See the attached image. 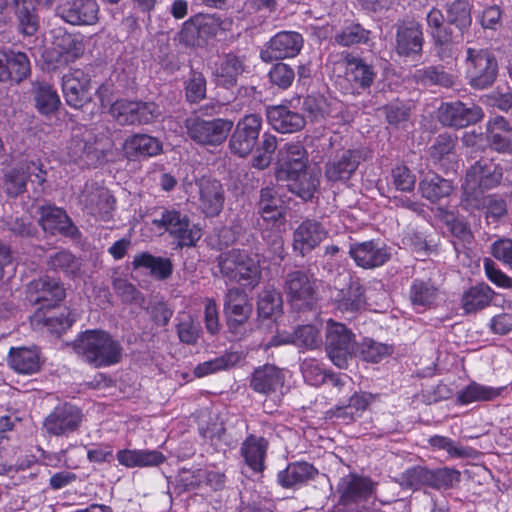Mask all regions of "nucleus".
<instances>
[{
	"instance_id": "3c124183",
	"label": "nucleus",
	"mask_w": 512,
	"mask_h": 512,
	"mask_svg": "<svg viewBox=\"0 0 512 512\" xmlns=\"http://www.w3.org/2000/svg\"><path fill=\"white\" fill-rule=\"evenodd\" d=\"M8 60V81L18 84L30 75V61L24 52L8 50Z\"/></svg>"
},
{
	"instance_id": "bb28decb",
	"label": "nucleus",
	"mask_w": 512,
	"mask_h": 512,
	"mask_svg": "<svg viewBox=\"0 0 512 512\" xmlns=\"http://www.w3.org/2000/svg\"><path fill=\"white\" fill-rule=\"evenodd\" d=\"M123 150L128 159L138 160L155 157L161 154L163 144L156 137L144 133H137L125 140Z\"/></svg>"
},
{
	"instance_id": "13d9d810",
	"label": "nucleus",
	"mask_w": 512,
	"mask_h": 512,
	"mask_svg": "<svg viewBox=\"0 0 512 512\" xmlns=\"http://www.w3.org/2000/svg\"><path fill=\"white\" fill-rule=\"evenodd\" d=\"M277 149L276 136L264 133L259 147L256 150V155L252 159V166L259 170L266 169L272 162V155Z\"/></svg>"
},
{
	"instance_id": "58836bf2",
	"label": "nucleus",
	"mask_w": 512,
	"mask_h": 512,
	"mask_svg": "<svg viewBox=\"0 0 512 512\" xmlns=\"http://www.w3.org/2000/svg\"><path fill=\"white\" fill-rule=\"evenodd\" d=\"M317 470L307 462L289 464L277 475L278 483L284 488H292L313 479Z\"/></svg>"
},
{
	"instance_id": "412c9836",
	"label": "nucleus",
	"mask_w": 512,
	"mask_h": 512,
	"mask_svg": "<svg viewBox=\"0 0 512 512\" xmlns=\"http://www.w3.org/2000/svg\"><path fill=\"white\" fill-rule=\"evenodd\" d=\"M10 7L17 32L25 37L36 35L41 27L37 0H11Z\"/></svg>"
},
{
	"instance_id": "7c9ffc66",
	"label": "nucleus",
	"mask_w": 512,
	"mask_h": 512,
	"mask_svg": "<svg viewBox=\"0 0 512 512\" xmlns=\"http://www.w3.org/2000/svg\"><path fill=\"white\" fill-rule=\"evenodd\" d=\"M487 140L493 150L499 153H511L512 121L502 116L491 119L487 129Z\"/></svg>"
},
{
	"instance_id": "e433bc0d",
	"label": "nucleus",
	"mask_w": 512,
	"mask_h": 512,
	"mask_svg": "<svg viewBox=\"0 0 512 512\" xmlns=\"http://www.w3.org/2000/svg\"><path fill=\"white\" fill-rule=\"evenodd\" d=\"M268 448V442L263 437L249 435L241 446V454L246 464L255 472L264 469V459Z\"/></svg>"
},
{
	"instance_id": "774afa93",
	"label": "nucleus",
	"mask_w": 512,
	"mask_h": 512,
	"mask_svg": "<svg viewBox=\"0 0 512 512\" xmlns=\"http://www.w3.org/2000/svg\"><path fill=\"white\" fill-rule=\"evenodd\" d=\"M358 351L363 360L377 363L384 357L390 355L392 353V348L386 344L378 343L373 340H365L359 346L357 345V352Z\"/></svg>"
},
{
	"instance_id": "9d476101",
	"label": "nucleus",
	"mask_w": 512,
	"mask_h": 512,
	"mask_svg": "<svg viewBox=\"0 0 512 512\" xmlns=\"http://www.w3.org/2000/svg\"><path fill=\"white\" fill-rule=\"evenodd\" d=\"M376 483L370 478L350 473L337 485L338 503L343 506L358 505L373 496Z\"/></svg>"
},
{
	"instance_id": "bf43d9fd",
	"label": "nucleus",
	"mask_w": 512,
	"mask_h": 512,
	"mask_svg": "<svg viewBox=\"0 0 512 512\" xmlns=\"http://www.w3.org/2000/svg\"><path fill=\"white\" fill-rule=\"evenodd\" d=\"M36 107L40 113L49 115L58 110L60 98L48 84H40L35 93Z\"/></svg>"
},
{
	"instance_id": "9b49d317",
	"label": "nucleus",
	"mask_w": 512,
	"mask_h": 512,
	"mask_svg": "<svg viewBox=\"0 0 512 512\" xmlns=\"http://www.w3.org/2000/svg\"><path fill=\"white\" fill-rule=\"evenodd\" d=\"M303 46V37L294 31H281L266 42L260 51V58L266 63L299 54Z\"/></svg>"
},
{
	"instance_id": "4d7b16f0",
	"label": "nucleus",
	"mask_w": 512,
	"mask_h": 512,
	"mask_svg": "<svg viewBox=\"0 0 512 512\" xmlns=\"http://www.w3.org/2000/svg\"><path fill=\"white\" fill-rule=\"evenodd\" d=\"M438 294V289L430 280H414L410 289V299L414 305H431Z\"/></svg>"
},
{
	"instance_id": "6ab92c4d",
	"label": "nucleus",
	"mask_w": 512,
	"mask_h": 512,
	"mask_svg": "<svg viewBox=\"0 0 512 512\" xmlns=\"http://www.w3.org/2000/svg\"><path fill=\"white\" fill-rule=\"evenodd\" d=\"M257 212L267 225L279 227L286 224L287 207L274 187L260 189Z\"/></svg>"
},
{
	"instance_id": "a211bd4d",
	"label": "nucleus",
	"mask_w": 512,
	"mask_h": 512,
	"mask_svg": "<svg viewBox=\"0 0 512 512\" xmlns=\"http://www.w3.org/2000/svg\"><path fill=\"white\" fill-rule=\"evenodd\" d=\"M91 79L80 69L65 74L62 78V90L66 103L75 109H80L91 101Z\"/></svg>"
},
{
	"instance_id": "680f3d73",
	"label": "nucleus",
	"mask_w": 512,
	"mask_h": 512,
	"mask_svg": "<svg viewBox=\"0 0 512 512\" xmlns=\"http://www.w3.org/2000/svg\"><path fill=\"white\" fill-rule=\"evenodd\" d=\"M113 289L122 302L144 307L145 296L131 282L123 278H115L112 282Z\"/></svg>"
},
{
	"instance_id": "1a4fd4ad",
	"label": "nucleus",
	"mask_w": 512,
	"mask_h": 512,
	"mask_svg": "<svg viewBox=\"0 0 512 512\" xmlns=\"http://www.w3.org/2000/svg\"><path fill=\"white\" fill-rule=\"evenodd\" d=\"M79 201L89 214L103 221H109L115 209V199L109 190L95 181L85 183Z\"/></svg>"
},
{
	"instance_id": "393cba45",
	"label": "nucleus",
	"mask_w": 512,
	"mask_h": 512,
	"mask_svg": "<svg viewBox=\"0 0 512 512\" xmlns=\"http://www.w3.org/2000/svg\"><path fill=\"white\" fill-rule=\"evenodd\" d=\"M35 174L40 183L45 181V172L37 163H22L5 174L3 189L10 197H17L25 191L28 178Z\"/></svg>"
},
{
	"instance_id": "5fc2aeb1",
	"label": "nucleus",
	"mask_w": 512,
	"mask_h": 512,
	"mask_svg": "<svg viewBox=\"0 0 512 512\" xmlns=\"http://www.w3.org/2000/svg\"><path fill=\"white\" fill-rule=\"evenodd\" d=\"M47 265L54 271H62L71 276L77 275L81 268L80 260L67 250H61L50 255Z\"/></svg>"
},
{
	"instance_id": "a19ab883",
	"label": "nucleus",
	"mask_w": 512,
	"mask_h": 512,
	"mask_svg": "<svg viewBox=\"0 0 512 512\" xmlns=\"http://www.w3.org/2000/svg\"><path fill=\"white\" fill-rule=\"evenodd\" d=\"M494 291L485 283L470 287L462 295V308L466 313H475L487 307Z\"/></svg>"
},
{
	"instance_id": "f257e3e1",
	"label": "nucleus",
	"mask_w": 512,
	"mask_h": 512,
	"mask_svg": "<svg viewBox=\"0 0 512 512\" xmlns=\"http://www.w3.org/2000/svg\"><path fill=\"white\" fill-rule=\"evenodd\" d=\"M75 353L95 368L117 364L122 358V346L103 330H87L73 342Z\"/></svg>"
},
{
	"instance_id": "cd10ccee",
	"label": "nucleus",
	"mask_w": 512,
	"mask_h": 512,
	"mask_svg": "<svg viewBox=\"0 0 512 512\" xmlns=\"http://www.w3.org/2000/svg\"><path fill=\"white\" fill-rule=\"evenodd\" d=\"M326 235L327 232L321 223L315 220H305L294 231L293 247L305 255L323 241Z\"/></svg>"
},
{
	"instance_id": "f03ea898",
	"label": "nucleus",
	"mask_w": 512,
	"mask_h": 512,
	"mask_svg": "<svg viewBox=\"0 0 512 512\" xmlns=\"http://www.w3.org/2000/svg\"><path fill=\"white\" fill-rule=\"evenodd\" d=\"M325 349L335 366L346 369L357 353L355 335L344 324L330 319L326 325Z\"/></svg>"
},
{
	"instance_id": "6e6552de",
	"label": "nucleus",
	"mask_w": 512,
	"mask_h": 512,
	"mask_svg": "<svg viewBox=\"0 0 512 512\" xmlns=\"http://www.w3.org/2000/svg\"><path fill=\"white\" fill-rule=\"evenodd\" d=\"M261 117L257 114L244 116L229 139L230 152L238 157L248 156L254 149L261 130Z\"/></svg>"
},
{
	"instance_id": "ea45409f",
	"label": "nucleus",
	"mask_w": 512,
	"mask_h": 512,
	"mask_svg": "<svg viewBox=\"0 0 512 512\" xmlns=\"http://www.w3.org/2000/svg\"><path fill=\"white\" fill-rule=\"evenodd\" d=\"M9 364L12 369L20 374H33L40 369L37 351L25 347L12 348L10 350Z\"/></svg>"
},
{
	"instance_id": "69168bd1",
	"label": "nucleus",
	"mask_w": 512,
	"mask_h": 512,
	"mask_svg": "<svg viewBox=\"0 0 512 512\" xmlns=\"http://www.w3.org/2000/svg\"><path fill=\"white\" fill-rule=\"evenodd\" d=\"M243 258L239 261L238 278L236 281H248L249 284L258 283L261 271L257 256L251 257L247 252L241 251Z\"/></svg>"
},
{
	"instance_id": "4468645a",
	"label": "nucleus",
	"mask_w": 512,
	"mask_h": 512,
	"mask_svg": "<svg viewBox=\"0 0 512 512\" xmlns=\"http://www.w3.org/2000/svg\"><path fill=\"white\" fill-rule=\"evenodd\" d=\"M279 166L275 171L278 181L297 177L307 169L308 156L300 142L286 143L279 151Z\"/></svg>"
},
{
	"instance_id": "423d86ee",
	"label": "nucleus",
	"mask_w": 512,
	"mask_h": 512,
	"mask_svg": "<svg viewBox=\"0 0 512 512\" xmlns=\"http://www.w3.org/2000/svg\"><path fill=\"white\" fill-rule=\"evenodd\" d=\"M152 223L179 239L182 246H193L201 237L199 230L190 228L188 216L176 209L161 210L159 216L155 217Z\"/></svg>"
},
{
	"instance_id": "f704fd0d",
	"label": "nucleus",
	"mask_w": 512,
	"mask_h": 512,
	"mask_svg": "<svg viewBox=\"0 0 512 512\" xmlns=\"http://www.w3.org/2000/svg\"><path fill=\"white\" fill-rule=\"evenodd\" d=\"M347 79L363 90L370 88L376 78L374 68L360 58L348 55L345 59Z\"/></svg>"
},
{
	"instance_id": "f8f14e48",
	"label": "nucleus",
	"mask_w": 512,
	"mask_h": 512,
	"mask_svg": "<svg viewBox=\"0 0 512 512\" xmlns=\"http://www.w3.org/2000/svg\"><path fill=\"white\" fill-rule=\"evenodd\" d=\"M365 159L362 149L337 150L325 167V177L330 182L347 181Z\"/></svg>"
},
{
	"instance_id": "864d4df0",
	"label": "nucleus",
	"mask_w": 512,
	"mask_h": 512,
	"mask_svg": "<svg viewBox=\"0 0 512 512\" xmlns=\"http://www.w3.org/2000/svg\"><path fill=\"white\" fill-rule=\"evenodd\" d=\"M282 297L274 288L263 289L258 296L257 311L263 318H270L281 312Z\"/></svg>"
},
{
	"instance_id": "20e7f679",
	"label": "nucleus",
	"mask_w": 512,
	"mask_h": 512,
	"mask_svg": "<svg viewBox=\"0 0 512 512\" xmlns=\"http://www.w3.org/2000/svg\"><path fill=\"white\" fill-rule=\"evenodd\" d=\"M187 135L200 145L218 146L222 144L233 127L228 119L205 120L198 116L189 117L184 122Z\"/></svg>"
},
{
	"instance_id": "f3484780",
	"label": "nucleus",
	"mask_w": 512,
	"mask_h": 512,
	"mask_svg": "<svg viewBox=\"0 0 512 512\" xmlns=\"http://www.w3.org/2000/svg\"><path fill=\"white\" fill-rule=\"evenodd\" d=\"M29 301L41 305L40 308H52L66 296L63 284L54 278L45 276L33 280L28 286Z\"/></svg>"
},
{
	"instance_id": "4c0bfd02",
	"label": "nucleus",
	"mask_w": 512,
	"mask_h": 512,
	"mask_svg": "<svg viewBox=\"0 0 512 512\" xmlns=\"http://www.w3.org/2000/svg\"><path fill=\"white\" fill-rule=\"evenodd\" d=\"M132 266L134 269H148L151 276L158 280H166L173 272V264L169 258L156 257L147 252L135 255Z\"/></svg>"
},
{
	"instance_id": "8fccbe9b",
	"label": "nucleus",
	"mask_w": 512,
	"mask_h": 512,
	"mask_svg": "<svg viewBox=\"0 0 512 512\" xmlns=\"http://www.w3.org/2000/svg\"><path fill=\"white\" fill-rule=\"evenodd\" d=\"M499 394V389L472 382L458 393L457 401L460 404H469L476 401H490Z\"/></svg>"
},
{
	"instance_id": "c9c22d12",
	"label": "nucleus",
	"mask_w": 512,
	"mask_h": 512,
	"mask_svg": "<svg viewBox=\"0 0 512 512\" xmlns=\"http://www.w3.org/2000/svg\"><path fill=\"white\" fill-rule=\"evenodd\" d=\"M336 309L341 313H356L366 304L364 288L359 281H351L346 290H340L335 298Z\"/></svg>"
},
{
	"instance_id": "c03bdc74",
	"label": "nucleus",
	"mask_w": 512,
	"mask_h": 512,
	"mask_svg": "<svg viewBox=\"0 0 512 512\" xmlns=\"http://www.w3.org/2000/svg\"><path fill=\"white\" fill-rule=\"evenodd\" d=\"M242 72V60L233 54H227L215 69L217 84L224 87L234 86L236 84L237 77Z\"/></svg>"
},
{
	"instance_id": "dca6fc26",
	"label": "nucleus",
	"mask_w": 512,
	"mask_h": 512,
	"mask_svg": "<svg viewBox=\"0 0 512 512\" xmlns=\"http://www.w3.org/2000/svg\"><path fill=\"white\" fill-rule=\"evenodd\" d=\"M81 410L71 404L57 406L45 418L43 426L48 434L55 436L67 435L74 432L82 422Z\"/></svg>"
},
{
	"instance_id": "79ce46f5",
	"label": "nucleus",
	"mask_w": 512,
	"mask_h": 512,
	"mask_svg": "<svg viewBox=\"0 0 512 512\" xmlns=\"http://www.w3.org/2000/svg\"><path fill=\"white\" fill-rule=\"evenodd\" d=\"M418 190L423 198L432 203L448 197L453 191L452 183L438 175L426 176L419 182Z\"/></svg>"
},
{
	"instance_id": "a878e982",
	"label": "nucleus",
	"mask_w": 512,
	"mask_h": 512,
	"mask_svg": "<svg viewBox=\"0 0 512 512\" xmlns=\"http://www.w3.org/2000/svg\"><path fill=\"white\" fill-rule=\"evenodd\" d=\"M465 178L475 182L481 188L490 190L500 185L503 179V168L492 159L483 158L467 170Z\"/></svg>"
},
{
	"instance_id": "603ef678",
	"label": "nucleus",
	"mask_w": 512,
	"mask_h": 512,
	"mask_svg": "<svg viewBox=\"0 0 512 512\" xmlns=\"http://www.w3.org/2000/svg\"><path fill=\"white\" fill-rule=\"evenodd\" d=\"M486 189L479 187L475 182L465 178L462 186L461 206L469 211H479L485 206L487 195H484Z\"/></svg>"
},
{
	"instance_id": "b1692460",
	"label": "nucleus",
	"mask_w": 512,
	"mask_h": 512,
	"mask_svg": "<svg viewBox=\"0 0 512 512\" xmlns=\"http://www.w3.org/2000/svg\"><path fill=\"white\" fill-rule=\"evenodd\" d=\"M224 312L230 328H237L247 322L252 313V304L247 294L239 288L229 289L225 296Z\"/></svg>"
},
{
	"instance_id": "de8ad7c7",
	"label": "nucleus",
	"mask_w": 512,
	"mask_h": 512,
	"mask_svg": "<svg viewBox=\"0 0 512 512\" xmlns=\"http://www.w3.org/2000/svg\"><path fill=\"white\" fill-rule=\"evenodd\" d=\"M414 80L425 86L439 85L442 87H451L454 84V78L448 74L441 66H428L417 69L413 74Z\"/></svg>"
},
{
	"instance_id": "6e6d98bb",
	"label": "nucleus",
	"mask_w": 512,
	"mask_h": 512,
	"mask_svg": "<svg viewBox=\"0 0 512 512\" xmlns=\"http://www.w3.org/2000/svg\"><path fill=\"white\" fill-rule=\"evenodd\" d=\"M176 331L180 342L187 345H195L201 335V326L187 313L178 317Z\"/></svg>"
},
{
	"instance_id": "052dcab7",
	"label": "nucleus",
	"mask_w": 512,
	"mask_h": 512,
	"mask_svg": "<svg viewBox=\"0 0 512 512\" xmlns=\"http://www.w3.org/2000/svg\"><path fill=\"white\" fill-rule=\"evenodd\" d=\"M287 181L289 190L304 200L311 199L319 185V180L308 174L306 170L297 177H290Z\"/></svg>"
},
{
	"instance_id": "e2e57ef3",
	"label": "nucleus",
	"mask_w": 512,
	"mask_h": 512,
	"mask_svg": "<svg viewBox=\"0 0 512 512\" xmlns=\"http://www.w3.org/2000/svg\"><path fill=\"white\" fill-rule=\"evenodd\" d=\"M302 109L312 121L322 120L331 113L330 103L321 94L308 95L303 101Z\"/></svg>"
},
{
	"instance_id": "39448f33",
	"label": "nucleus",
	"mask_w": 512,
	"mask_h": 512,
	"mask_svg": "<svg viewBox=\"0 0 512 512\" xmlns=\"http://www.w3.org/2000/svg\"><path fill=\"white\" fill-rule=\"evenodd\" d=\"M69 160L81 167H94L103 159L102 151L96 147L95 135L87 129L74 130L67 145Z\"/></svg>"
},
{
	"instance_id": "338daca9",
	"label": "nucleus",
	"mask_w": 512,
	"mask_h": 512,
	"mask_svg": "<svg viewBox=\"0 0 512 512\" xmlns=\"http://www.w3.org/2000/svg\"><path fill=\"white\" fill-rule=\"evenodd\" d=\"M242 258L241 250L238 249L221 253L217 258V262L222 275L230 280L236 281L238 278L239 261Z\"/></svg>"
},
{
	"instance_id": "c756f323",
	"label": "nucleus",
	"mask_w": 512,
	"mask_h": 512,
	"mask_svg": "<svg viewBox=\"0 0 512 512\" xmlns=\"http://www.w3.org/2000/svg\"><path fill=\"white\" fill-rule=\"evenodd\" d=\"M266 114L269 124L280 133H294L305 126L304 116L286 106L269 107Z\"/></svg>"
},
{
	"instance_id": "c85d7f7f",
	"label": "nucleus",
	"mask_w": 512,
	"mask_h": 512,
	"mask_svg": "<svg viewBox=\"0 0 512 512\" xmlns=\"http://www.w3.org/2000/svg\"><path fill=\"white\" fill-rule=\"evenodd\" d=\"M199 200L207 216H217L224 205V190L220 181L202 178L199 182Z\"/></svg>"
},
{
	"instance_id": "aec40b11",
	"label": "nucleus",
	"mask_w": 512,
	"mask_h": 512,
	"mask_svg": "<svg viewBox=\"0 0 512 512\" xmlns=\"http://www.w3.org/2000/svg\"><path fill=\"white\" fill-rule=\"evenodd\" d=\"M424 36L422 26L416 21H402L396 24L395 50L403 57L422 54Z\"/></svg>"
},
{
	"instance_id": "5701e85b",
	"label": "nucleus",
	"mask_w": 512,
	"mask_h": 512,
	"mask_svg": "<svg viewBox=\"0 0 512 512\" xmlns=\"http://www.w3.org/2000/svg\"><path fill=\"white\" fill-rule=\"evenodd\" d=\"M285 376L281 369L272 364L257 367L252 373L250 387L257 393L272 395L282 393Z\"/></svg>"
},
{
	"instance_id": "a18cd8bd",
	"label": "nucleus",
	"mask_w": 512,
	"mask_h": 512,
	"mask_svg": "<svg viewBox=\"0 0 512 512\" xmlns=\"http://www.w3.org/2000/svg\"><path fill=\"white\" fill-rule=\"evenodd\" d=\"M40 211L39 224L44 231L51 234L63 233L70 226L69 217L62 209L55 206H43Z\"/></svg>"
},
{
	"instance_id": "0e129e2a",
	"label": "nucleus",
	"mask_w": 512,
	"mask_h": 512,
	"mask_svg": "<svg viewBox=\"0 0 512 512\" xmlns=\"http://www.w3.org/2000/svg\"><path fill=\"white\" fill-rule=\"evenodd\" d=\"M369 35L370 31L364 29L358 23H352L335 35V41L342 46H352L366 43L369 40Z\"/></svg>"
},
{
	"instance_id": "473e14b6",
	"label": "nucleus",
	"mask_w": 512,
	"mask_h": 512,
	"mask_svg": "<svg viewBox=\"0 0 512 512\" xmlns=\"http://www.w3.org/2000/svg\"><path fill=\"white\" fill-rule=\"evenodd\" d=\"M216 25L210 16H198L186 22L181 30V39L191 46L202 45L216 32Z\"/></svg>"
},
{
	"instance_id": "7ed1b4c3",
	"label": "nucleus",
	"mask_w": 512,
	"mask_h": 512,
	"mask_svg": "<svg viewBox=\"0 0 512 512\" xmlns=\"http://www.w3.org/2000/svg\"><path fill=\"white\" fill-rule=\"evenodd\" d=\"M466 66L469 84L476 89H485L496 80L498 63L495 55L487 49L467 48Z\"/></svg>"
},
{
	"instance_id": "49530a36",
	"label": "nucleus",
	"mask_w": 512,
	"mask_h": 512,
	"mask_svg": "<svg viewBox=\"0 0 512 512\" xmlns=\"http://www.w3.org/2000/svg\"><path fill=\"white\" fill-rule=\"evenodd\" d=\"M243 360L240 352H225L215 359L200 363L194 369L197 377H204L217 371L230 369Z\"/></svg>"
},
{
	"instance_id": "37998d69",
	"label": "nucleus",
	"mask_w": 512,
	"mask_h": 512,
	"mask_svg": "<svg viewBox=\"0 0 512 512\" xmlns=\"http://www.w3.org/2000/svg\"><path fill=\"white\" fill-rule=\"evenodd\" d=\"M471 8L468 0H454L445 6L447 22L455 26L462 35L472 25Z\"/></svg>"
},
{
	"instance_id": "2eb2a0df",
	"label": "nucleus",
	"mask_w": 512,
	"mask_h": 512,
	"mask_svg": "<svg viewBox=\"0 0 512 512\" xmlns=\"http://www.w3.org/2000/svg\"><path fill=\"white\" fill-rule=\"evenodd\" d=\"M349 255L357 266L364 269L380 267L391 257L389 248L379 240L355 242L349 247Z\"/></svg>"
},
{
	"instance_id": "72a5a7b5",
	"label": "nucleus",
	"mask_w": 512,
	"mask_h": 512,
	"mask_svg": "<svg viewBox=\"0 0 512 512\" xmlns=\"http://www.w3.org/2000/svg\"><path fill=\"white\" fill-rule=\"evenodd\" d=\"M52 45H55V49L62 52L69 63L75 62L85 51L82 37L77 34L68 33L63 29L52 31Z\"/></svg>"
},
{
	"instance_id": "ddd939ff",
	"label": "nucleus",
	"mask_w": 512,
	"mask_h": 512,
	"mask_svg": "<svg viewBox=\"0 0 512 512\" xmlns=\"http://www.w3.org/2000/svg\"><path fill=\"white\" fill-rule=\"evenodd\" d=\"M98 13L96 0H63L55 9L56 16L74 26L95 24Z\"/></svg>"
},
{
	"instance_id": "0eeeda50",
	"label": "nucleus",
	"mask_w": 512,
	"mask_h": 512,
	"mask_svg": "<svg viewBox=\"0 0 512 512\" xmlns=\"http://www.w3.org/2000/svg\"><path fill=\"white\" fill-rule=\"evenodd\" d=\"M284 291L288 301L298 310L311 308L316 300L315 281L302 270H294L286 275Z\"/></svg>"
},
{
	"instance_id": "2f4dec72",
	"label": "nucleus",
	"mask_w": 512,
	"mask_h": 512,
	"mask_svg": "<svg viewBox=\"0 0 512 512\" xmlns=\"http://www.w3.org/2000/svg\"><path fill=\"white\" fill-rule=\"evenodd\" d=\"M118 462L127 467H157L166 461L164 454L158 450L123 449L116 454Z\"/></svg>"
},
{
	"instance_id": "09e8293b",
	"label": "nucleus",
	"mask_w": 512,
	"mask_h": 512,
	"mask_svg": "<svg viewBox=\"0 0 512 512\" xmlns=\"http://www.w3.org/2000/svg\"><path fill=\"white\" fill-rule=\"evenodd\" d=\"M109 112L120 125H139V101L117 100L111 104Z\"/></svg>"
},
{
	"instance_id": "4be33fe9",
	"label": "nucleus",
	"mask_w": 512,
	"mask_h": 512,
	"mask_svg": "<svg viewBox=\"0 0 512 512\" xmlns=\"http://www.w3.org/2000/svg\"><path fill=\"white\" fill-rule=\"evenodd\" d=\"M482 117V109L475 104L452 102L443 104L440 108V121L451 127H467L477 123Z\"/></svg>"
}]
</instances>
